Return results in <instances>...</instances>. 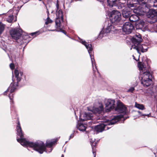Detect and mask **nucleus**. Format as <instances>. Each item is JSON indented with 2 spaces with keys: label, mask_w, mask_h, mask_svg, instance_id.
<instances>
[{
  "label": "nucleus",
  "mask_w": 157,
  "mask_h": 157,
  "mask_svg": "<svg viewBox=\"0 0 157 157\" xmlns=\"http://www.w3.org/2000/svg\"><path fill=\"white\" fill-rule=\"evenodd\" d=\"M16 130L17 135L20 137V139H17V141L24 146L29 147L33 148V149L38 152L40 154L43 153L45 150L44 144L41 141H38L35 143L30 142L26 140L25 139L22 138L23 133L22 132L20 122H18Z\"/></svg>",
  "instance_id": "nucleus-1"
},
{
  "label": "nucleus",
  "mask_w": 157,
  "mask_h": 157,
  "mask_svg": "<svg viewBox=\"0 0 157 157\" xmlns=\"http://www.w3.org/2000/svg\"><path fill=\"white\" fill-rule=\"evenodd\" d=\"M142 40L140 35H136L132 39V41L134 45L131 46L130 50L132 48L136 49L138 52L140 51L142 52H146L147 51L146 46L144 45H142L140 44Z\"/></svg>",
  "instance_id": "nucleus-2"
},
{
  "label": "nucleus",
  "mask_w": 157,
  "mask_h": 157,
  "mask_svg": "<svg viewBox=\"0 0 157 157\" xmlns=\"http://www.w3.org/2000/svg\"><path fill=\"white\" fill-rule=\"evenodd\" d=\"M122 115H119L115 117L112 120H107L105 121V124H102L97 125L95 127V129L97 132H102L104 130H105L106 128L107 129V125L113 124L118 121L120 119L123 117Z\"/></svg>",
  "instance_id": "nucleus-3"
},
{
  "label": "nucleus",
  "mask_w": 157,
  "mask_h": 157,
  "mask_svg": "<svg viewBox=\"0 0 157 157\" xmlns=\"http://www.w3.org/2000/svg\"><path fill=\"white\" fill-rule=\"evenodd\" d=\"M138 66L140 70L141 80L151 79L152 76L150 72L149 67H145L143 64L140 63L138 65Z\"/></svg>",
  "instance_id": "nucleus-4"
},
{
  "label": "nucleus",
  "mask_w": 157,
  "mask_h": 157,
  "mask_svg": "<svg viewBox=\"0 0 157 157\" xmlns=\"http://www.w3.org/2000/svg\"><path fill=\"white\" fill-rule=\"evenodd\" d=\"M110 19L112 23L114 24L113 25H119L122 22L121 13L117 10L112 11Z\"/></svg>",
  "instance_id": "nucleus-5"
},
{
  "label": "nucleus",
  "mask_w": 157,
  "mask_h": 157,
  "mask_svg": "<svg viewBox=\"0 0 157 157\" xmlns=\"http://www.w3.org/2000/svg\"><path fill=\"white\" fill-rule=\"evenodd\" d=\"M151 2L153 4L152 6L157 7V1L156 0H151ZM148 17L152 20V22L154 23L157 20V10H149L147 15Z\"/></svg>",
  "instance_id": "nucleus-6"
},
{
  "label": "nucleus",
  "mask_w": 157,
  "mask_h": 157,
  "mask_svg": "<svg viewBox=\"0 0 157 157\" xmlns=\"http://www.w3.org/2000/svg\"><path fill=\"white\" fill-rule=\"evenodd\" d=\"M56 18L55 21L56 25L57 28H58L59 30L58 31H61L64 34H65V31L63 30L62 29L63 27H61V21H63V17L62 11L61 10H59L58 11H56Z\"/></svg>",
  "instance_id": "nucleus-7"
},
{
  "label": "nucleus",
  "mask_w": 157,
  "mask_h": 157,
  "mask_svg": "<svg viewBox=\"0 0 157 157\" xmlns=\"http://www.w3.org/2000/svg\"><path fill=\"white\" fill-rule=\"evenodd\" d=\"M80 42L83 44L84 45L88 50V52L90 54V56L91 59L93 71H94V64L95 65L96 69L97 70V69L95 64L96 63L94 61V56L93 55V54L92 52L93 50L92 45L91 44H88L85 41H84L82 40H80Z\"/></svg>",
  "instance_id": "nucleus-8"
},
{
  "label": "nucleus",
  "mask_w": 157,
  "mask_h": 157,
  "mask_svg": "<svg viewBox=\"0 0 157 157\" xmlns=\"http://www.w3.org/2000/svg\"><path fill=\"white\" fill-rule=\"evenodd\" d=\"M115 101L114 100L111 99H105V110L106 112L109 111L111 109L115 107Z\"/></svg>",
  "instance_id": "nucleus-9"
},
{
  "label": "nucleus",
  "mask_w": 157,
  "mask_h": 157,
  "mask_svg": "<svg viewBox=\"0 0 157 157\" xmlns=\"http://www.w3.org/2000/svg\"><path fill=\"white\" fill-rule=\"evenodd\" d=\"M10 35L12 38L17 40L19 38L21 35L22 30L18 29H13L10 31Z\"/></svg>",
  "instance_id": "nucleus-10"
},
{
  "label": "nucleus",
  "mask_w": 157,
  "mask_h": 157,
  "mask_svg": "<svg viewBox=\"0 0 157 157\" xmlns=\"http://www.w3.org/2000/svg\"><path fill=\"white\" fill-rule=\"evenodd\" d=\"M134 28L133 25L131 23L126 22L124 24L122 30L126 33L129 34L131 33Z\"/></svg>",
  "instance_id": "nucleus-11"
},
{
  "label": "nucleus",
  "mask_w": 157,
  "mask_h": 157,
  "mask_svg": "<svg viewBox=\"0 0 157 157\" xmlns=\"http://www.w3.org/2000/svg\"><path fill=\"white\" fill-rule=\"evenodd\" d=\"M114 28L113 25L111 24H109L108 26L105 30H102L100 33L99 36V38H101L103 36H106L108 33H109L111 31L113 30Z\"/></svg>",
  "instance_id": "nucleus-12"
},
{
  "label": "nucleus",
  "mask_w": 157,
  "mask_h": 157,
  "mask_svg": "<svg viewBox=\"0 0 157 157\" xmlns=\"http://www.w3.org/2000/svg\"><path fill=\"white\" fill-rule=\"evenodd\" d=\"M126 108L121 102L120 101L117 102V106L115 108L116 111L120 113H125L126 112Z\"/></svg>",
  "instance_id": "nucleus-13"
},
{
  "label": "nucleus",
  "mask_w": 157,
  "mask_h": 157,
  "mask_svg": "<svg viewBox=\"0 0 157 157\" xmlns=\"http://www.w3.org/2000/svg\"><path fill=\"white\" fill-rule=\"evenodd\" d=\"M93 114L90 113H85L82 114L80 119L81 121H86L87 120L91 119L93 118Z\"/></svg>",
  "instance_id": "nucleus-14"
},
{
  "label": "nucleus",
  "mask_w": 157,
  "mask_h": 157,
  "mask_svg": "<svg viewBox=\"0 0 157 157\" xmlns=\"http://www.w3.org/2000/svg\"><path fill=\"white\" fill-rule=\"evenodd\" d=\"M144 0H128L127 4L129 7L134 6V5L138 3L140 4L143 3Z\"/></svg>",
  "instance_id": "nucleus-15"
},
{
  "label": "nucleus",
  "mask_w": 157,
  "mask_h": 157,
  "mask_svg": "<svg viewBox=\"0 0 157 157\" xmlns=\"http://www.w3.org/2000/svg\"><path fill=\"white\" fill-rule=\"evenodd\" d=\"M15 90V88L14 87V85H13V84L11 83L10 86V87H9V88L4 93V95H6V93L8 92H9V91H10V94H9V97L10 99L11 100L12 99V98H11V97H13V94H11L14 91V90Z\"/></svg>",
  "instance_id": "nucleus-16"
},
{
  "label": "nucleus",
  "mask_w": 157,
  "mask_h": 157,
  "mask_svg": "<svg viewBox=\"0 0 157 157\" xmlns=\"http://www.w3.org/2000/svg\"><path fill=\"white\" fill-rule=\"evenodd\" d=\"M14 9L10 10L7 13V15L8 17L6 18L7 21L9 22H11L13 20V13L14 12Z\"/></svg>",
  "instance_id": "nucleus-17"
},
{
  "label": "nucleus",
  "mask_w": 157,
  "mask_h": 157,
  "mask_svg": "<svg viewBox=\"0 0 157 157\" xmlns=\"http://www.w3.org/2000/svg\"><path fill=\"white\" fill-rule=\"evenodd\" d=\"M137 29H142L145 27L144 22L142 20H138L135 23Z\"/></svg>",
  "instance_id": "nucleus-18"
},
{
  "label": "nucleus",
  "mask_w": 157,
  "mask_h": 157,
  "mask_svg": "<svg viewBox=\"0 0 157 157\" xmlns=\"http://www.w3.org/2000/svg\"><path fill=\"white\" fill-rule=\"evenodd\" d=\"M14 74L17 82H19L23 75V72L21 71H19L18 70L16 69L14 71Z\"/></svg>",
  "instance_id": "nucleus-19"
},
{
  "label": "nucleus",
  "mask_w": 157,
  "mask_h": 157,
  "mask_svg": "<svg viewBox=\"0 0 157 157\" xmlns=\"http://www.w3.org/2000/svg\"><path fill=\"white\" fill-rule=\"evenodd\" d=\"M103 106L102 105H101L99 107L94 108L93 109L92 112H93L95 114H96L97 113L100 114L103 111Z\"/></svg>",
  "instance_id": "nucleus-20"
},
{
  "label": "nucleus",
  "mask_w": 157,
  "mask_h": 157,
  "mask_svg": "<svg viewBox=\"0 0 157 157\" xmlns=\"http://www.w3.org/2000/svg\"><path fill=\"white\" fill-rule=\"evenodd\" d=\"M151 79H146L141 80V83L144 86L147 87L151 83Z\"/></svg>",
  "instance_id": "nucleus-21"
},
{
  "label": "nucleus",
  "mask_w": 157,
  "mask_h": 157,
  "mask_svg": "<svg viewBox=\"0 0 157 157\" xmlns=\"http://www.w3.org/2000/svg\"><path fill=\"white\" fill-rule=\"evenodd\" d=\"M139 19L138 17L136 15H132L129 17V20L131 22H135V23Z\"/></svg>",
  "instance_id": "nucleus-22"
},
{
  "label": "nucleus",
  "mask_w": 157,
  "mask_h": 157,
  "mask_svg": "<svg viewBox=\"0 0 157 157\" xmlns=\"http://www.w3.org/2000/svg\"><path fill=\"white\" fill-rule=\"evenodd\" d=\"M57 140V139H55L52 140V141H50L49 140H48L46 141V146L51 147Z\"/></svg>",
  "instance_id": "nucleus-23"
},
{
  "label": "nucleus",
  "mask_w": 157,
  "mask_h": 157,
  "mask_svg": "<svg viewBox=\"0 0 157 157\" xmlns=\"http://www.w3.org/2000/svg\"><path fill=\"white\" fill-rule=\"evenodd\" d=\"M107 2L109 6L112 7L117 4V3L118 2L117 0H107Z\"/></svg>",
  "instance_id": "nucleus-24"
},
{
  "label": "nucleus",
  "mask_w": 157,
  "mask_h": 157,
  "mask_svg": "<svg viewBox=\"0 0 157 157\" xmlns=\"http://www.w3.org/2000/svg\"><path fill=\"white\" fill-rule=\"evenodd\" d=\"M130 14L131 13L130 11H127L125 10H122V15L125 18H128L129 17Z\"/></svg>",
  "instance_id": "nucleus-25"
},
{
  "label": "nucleus",
  "mask_w": 157,
  "mask_h": 157,
  "mask_svg": "<svg viewBox=\"0 0 157 157\" xmlns=\"http://www.w3.org/2000/svg\"><path fill=\"white\" fill-rule=\"evenodd\" d=\"M135 106L136 107L140 109L143 110L144 109V106L143 104H138L136 102Z\"/></svg>",
  "instance_id": "nucleus-26"
},
{
  "label": "nucleus",
  "mask_w": 157,
  "mask_h": 157,
  "mask_svg": "<svg viewBox=\"0 0 157 157\" xmlns=\"http://www.w3.org/2000/svg\"><path fill=\"white\" fill-rule=\"evenodd\" d=\"M78 128L80 131H85L86 129V126L83 124H80L78 127Z\"/></svg>",
  "instance_id": "nucleus-27"
},
{
  "label": "nucleus",
  "mask_w": 157,
  "mask_h": 157,
  "mask_svg": "<svg viewBox=\"0 0 157 157\" xmlns=\"http://www.w3.org/2000/svg\"><path fill=\"white\" fill-rule=\"evenodd\" d=\"M134 12L136 13L137 14L142 15H144L147 12L143 11L142 12L141 11H138V10H136V11L134 10Z\"/></svg>",
  "instance_id": "nucleus-28"
},
{
  "label": "nucleus",
  "mask_w": 157,
  "mask_h": 157,
  "mask_svg": "<svg viewBox=\"0 0 157 157\" xmlns=\"http://www.w3.org/2000/svg\"><path fill=\"white\" fill-rule=\"evenodd\" d=\"M5 25L2 23H0V35L2 34L5 29Z\"/></svg>",
  "instance_id": "nucleus-29"
},
{
  "label": "nucleus",
  "mask_w": 157,
  "mask_h": 157,
  "mask_svg": "<svg viewBox=\"0 0 157 157\" xmlns=\"http://www.w3.org/2000/svg\"><path fill=\"white\" fill-rule=\"evenodd\" d=\"M96 144V143L94 142H93L92 143H91V145L92 147V150H93V153L94 155V157H95L96 156V153L95 151L94 150V146Z\"/></svg>",
  "instance_id": "nucleus-30"
},
{
  "label": "nucleus",
  "mask_w": 157,
  "mask_h": 157,
  "mask_svg": "<svg viewBox=\"0 0 157 157\" xmlns=\"http://www.w3.org/2000/svg\"><path fill=\"white\" fill-rule=\"evenodd\" d=\"M52 21L50 18L48 17L45 22V24L46 25H47L49 23H52Z\"/></svg>",
  "instance_id": "nucleus-31"
},
{
  "label": "nucleus",
  "mask_w": 157,
  "mask_h": 157,
  "mask_svg": "<svg viewBox=\"0 0 157 157\" xmlns=\"http://www.w3.org/2000/svg\"><path fill=\"white\" fill-rule=\"evenodd\" d=\"M10 68L12 70H13L14 69V64L12 63H11L10 65Z\"/></svg>",
  "instance_id": "nucleus-32"
},
{
  "label": "nucleus",
  "mask_w": 157,
  "mask_h": 157,
  "mask_svg": "<svg viewBox=\"0 0 157 157\" xmlns=\"http://www.w3.org/2000/svg\"><path fill=\"white\" fill-rule=\"evenodd\" d=\"M134 90V87H132L128 89V92H132Z\"/></svg>",
  "instance_id": "nucleus-33"
},
{
  "label": "nucleus",
  "mask_w": 157,
  "mask_h": 157,
  "mask_svg": "<svg viewBox=\"0 0 157 157\" xmlns=\"http://www.w3.org/2000/svg\"><path fill=\"white\" fill-rule=\"evenodd\" d=\"M58 3H59V1L58 0H57L56 6V8H57V10H58L59 8V4H58Z\"/></svg>",
  "instance_id": "nucleus-34"
},
{
  "label": "nucleus",
  "mask_w": 157,
  "mask_h": 157,
  "mask_svg": "<svg viewBox=\"0 0 157 157\" xmlns=\"http://www.w3.org/2000/svg\"><path fill=\"white\" fill-rule=\"evenodd\" d=\"M74 136V135L73 134H72L71 135V136H70V138L69 139H70L71 138H73Z\"/></svg>",
  "instance_id": "nucleus-35"
},
{
  "label": "nucleus",
  "mask_w": 157,
  "mask_h": 157,
  "mask_svg": "<svg viewBox=\"0 0 157 157\" xmlns=\"http://www.w3.org/2000/svg\"><path fill=\"white\" fill-rule=\"evenodd\" d=\"M141 116H147L148 117L149 116V114H147V115H146V114H143L142 115H141Z\"/></svg>",
  "instance_id": "nucleus-36"
},
{
  "label": "nucleus",
  "mask_w": 157,
  "mask_h": 157,
  "mask_svg": "<svg viewBox=\"0 0 157 157\" xmlns=\"http://www.w3.org/2000/svg\"><path fill=\"white\" fill-rule=\"evenodd\" d=\"M36 32L32 33H31V35L32 36H33L34 34H36Z\"/></svg>",
  "instance_id": "nucleus-37"
},
{
  "label": "nucleus",
  "mask_w": 157,
  "mask_h": 157,
  "mask_svg": "<svg viewBox=\"0 0 157 157\" xmlns=\"http://www.w3.org/2000/svg\"><path fill=\"white\" fill-rule=\"evenodd\" d=\"M61 157H64V155H62V156Z\"/></svg>",
  "instance_id": "nucleus-38"
},
{
  "label": "nucleus",
  "mask_w": 157,
  "mask_h": 157,
  "mask_svg": "<svg viewBox=\"0 0 157 157\" xmlns=\"http://www.w3.org/2000/svg\"><path fill=\"white\" fill-rule=\"evenodd\" d=\"M138 113H140V111H138Z\"/></svg>",
  "instance_id": "nucleus-39"
},
{
  "label": "nucleus",
  "mask_w": 157,
  "mask_h": 157,
  "mask_svg": "<svg viewBox=\"0 0 157 157\" xmlns=\"http://www.w3.org/2000/svg\"><path fill=\"white\" fill-rule=\"evenodd\" d=\"M51 151H52V149H51V151H50V152Z\"/></svg>",
  "instance_id": "nucleus-40"
},
{
  "label": "nucleus",
  "mask_w": 157,
  "mask_h": 157,
  "mask_svg": "<svg viewBox=\"0 0 157 157\" xmlns=\"http://www.w3.org/2000/svg\"><path fill=\"white\" fill-rule=\"evenodd\" d=\"M133 56V57H134H134H134V56Z\"/></svg>",
  "instance_id": "nucleus-41"
},
{
  "label": "nucleus",
  "mask_w": 157,
  "mask_h": 157,
  "mask_svg": "<svg viewBox=\"0 0 157 157\" xmlns=\"http://www.w3.org/2000/svg\"><path fill=\"white\" fill-rule=\"evenodd\" d=\"M39 0L40 1H41V0Z\"/></svg>",
  "instance_id": "nucleus-42"
}]
</instances>
